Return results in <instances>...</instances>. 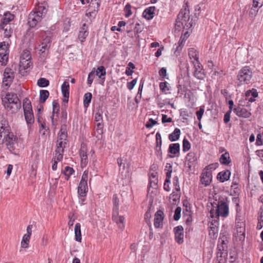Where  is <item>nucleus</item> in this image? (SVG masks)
Instances as JSON below:
<instances>
[{
  "instance_id": "29",
  "label": "nucleus",
  "mask_w": 263,
  "mask_h": 263,
  "mask_svg": "<svg viewBox=\"0 0 263 263\" xmlns=\"http://www.w3.org/2000/svg\"><path fill=\"white\" fill-rule=\"evenodd\" d=\"M156 8L154 6L146 8L143 12V15L147 20H151L154 16Z\"/></svg>"
},
{
  "instance_id": "62",
  "label": "nucleus",
  "mask_w": 263,
  "mask_h": 263,
  "mask_svg": "<svg viewBox=\"0 0 263 263\" xmlns=\"http://www.w3.org/2000/svg\"><path fill=\"white\" fill-rule=\"evenodd\" d=\"M204 112V109L203 107H201L199 110L196 111V114L198 120L200 121Z\"/></svg>"
},
{
  "instance_id": "53",
  "label": "nucleus",
  "mask_w": 263,
  "mask_h": 263,
  "mask_svg": "<svg viewBox=\"0 0 263 263\" xmlns=\"http://www.w3.org/2000/svg\"><path fill=\"white\" fill-rule=\"evenodd\" d=\"M131 8L132 6L129 4H127V5H126L124 9L125 17H128L132 15V12L131 10Z\"/></svg>"
},
{
  "instance_id": "20",
  "label": "nucleus",
  "mask_w": 263,
  "mask_h": 263,
  "mask_svg": "<svg viewBox=\"0 0 263 263\" xmlns=\"http://www.w3.org/2000/svg\"><path fill=\"white\" fill-rule=\"evenodd\" d=\"M14 18V15L10 13L6 12L5 13L3 18L2 20V22L0 25L1 28H4L6 26H9L8 25L9 23L13 20Z\"/></svg>"
},
{
  "instance_id": "2",
  "label": "nucleus",
  "mask_w": 263,
  "mask_h": 263,
  "mask_svg": "<svg viewBox=\"0 0 263 263\" xmlns=\"http://www.w3.org/2000/svg\"><path fill=\"white\" fill-rule=\"evenodd\" d=\"M190 11L187 8L180 10L176 21V27L179 30L183 29L188 30L193 25V20H190Z\"/></svg>"
},
{
  "instance_id": "10",
  "label": "nucleus",
  "mask_w": 263,
  "mask_h": 263,
  "mask_svg": "<svg viewBox=\"0 0 263 263\" xmlns=\"http://www.w3.org/2000/svg\"><path fill=\"white\" fill-rule=\"evenodd\" d=\"M14 77V72L12 70L8 68H6L4 72L3 87H9L12 82Z\"/></svg>"
},
{
  "instance_id": "54",
  "label": "nucleus",
  "mask_w": 263,
  "mask_h": 263,
  "mask_svg": "<svg viewBox=\"0 0 263 263\" xmlns=\"http://www.w3.org/2000/svg\"><path fill=\"white\" fill-rule=\"evenodd\" d=\"M218 166V163H214L209 164L204 168L203 170H206L207 172L209 171L212 173V171L215 170Z\"/></svg>"
},
{
  "instance_id": "30",
  "label": "nucleus",
  "mask_w": 263,
  "mask_h": 263,
  "mask_svg": "<svg viewBox=\"0 0 263 263\" xmlns=\"http://www.w3.org/2000/svg\"><path fill=\"white\" fill-rule=\"evenodd\" d=\"M95 74L100 79L104 81L105 79V76L106 75V71L105 67L103 66H99L96 71H95Z\"/></svg>"
},
{
  "instance_id": "21",
  "label": "nucleus",
  "mask_w": 263,
  "mask_h": 263,
  "mask_svg": "<svg viewBox=\"0 0 263 263\" xmlns=\"http://www.w3.org/2000/svg\"><path fill=\"white\" fill-rule=\"evenodd\" d=\"M214 223L215 224H213V223L211 224V226H210L209 230V236L211 237V238L213 239H216L217 237L218 233V227L217 226L218 222L217 221H215Z\"/></svg>"
},
{
  "instance_id": "6",
  "label": "nucleus",
  "mask_w": 263,
  "mask_h": 263,
  "mask_svg": "<svg viewBox=\"0 0 263 263\" xmlns=\"http://www.w3.org/2000/svg\"><path fill=\"white\" fill-rule=\"evenodd\" d=\"M11 133L10 128L7 121L5 119L0 121V144H3L4 141Z\"/></svg>"
},
{
  "instance_id": "31",
  "label": "nucleus",
  "mask_w": 263,
  "mask_h": 263,
  "mask_svg": "<svg viewBox=\"0 0 263 263\" xmlns=\"http://www.w3.org/2000/svg\"><path fill=\"white\" fill-rule=\"evenodd\" d=\"M80 156L81 157V165L82 167H85L88 163L87 155L86 152L84 148H81L80 151Z\"/></svg>"
},
{
  "instance_id": "8",
  "label": "nucleus",
  "mask_w": 263,
  "mask_h": 263,
  "mask_svg": "<svg viewBox=\"0 0 263 263\" xmlns=\"http://www.w3.org/2000/svg\"><path fill=\"white\" fill-rule=\"evenodd\" d=\"M44 35H42L43 39L41 43V48L40 51L44 53L50 47L52 34L50 31H47L44 32Z\"/></svg>"
},
{
  "instance_id": "26",
  "label": "nucleus",
  "mask_w": 263,
  "mask_h": 263,
  "mask_svg": "<svg viewBox=\"0 0 263 263\" xmlns=\"http://www.w3.org/2000/svg\"><path fill=\"white\" fill-rule=\"evenodd\" d=\"M230 175L231 172L229 170H226L219 172L217 175V178L221 182H223L229 179Z\"/></svg>"
},
{
  "instance_id": "61",
  "label": "nucleus",
  "mask_w": 263,
  "mask_h": 263,
  "mask_svg": "<svg viewBox=\"0 0 263 263\" xmlns=\"http://www.w3.org/2000/svg\"><path fill=\"white\" fill-rule=\"evenodd\" d=\"M137 82V79H134L131 82H128L127 83V88L129 90H132L134 88V87L135 86V85L136 84Z\"/></svg>"
},
{
  "instance_id": "1",
  "label": "nucleus",
  "mask_w": 263,
  "mask_h": 263,
  "mask_svg": "<svg viewBox=\"0 0 263 263\" xmlns=\"http://www.w3.org/2000/svg\"><path fill=\"white\" fill-rule=\"evenodd\" d=\"M2 102L5 108L12 113L16 112L21 107V101L16 94L8 92L2 98Z\"/></svg>"
},
{
  "instance_id": "35",
  "label": "nucleus",
  "mask_w": 263,
  "mask_h": 263,
  "mask_svg": "<svg viewBox=\"0 0 263 263\" xmlns=\"http://www.w3.org/2000/svg\"><path fill=\"white\" fill-rule=\"evenodd\" d=\"M180 135V130L176 128L174 132L169 135L168 139L171 141H175L179 139Z\"/></svg>"
},
{
  "instance_id": "3",
  "label": "nucleus",
  "mask_w": 263,
  "mask_h": 263,
  "mask_svg": "<svg viewBox=\"0 0 263 263\" xmlns=\"http://www.w3.org/2000/svg\"><path fill=\"white\" fill-rule=\"evenodd\" d=\"M215 208L212 209L210 212V216L212 218H218L220 216L225 218L228 216L229 208L227 202L219 201Z\"/></svg>"
},
{
  "instance_id": "63",
  "label": "nucleus",
  "mask_w": 263,
  "mask_h": 263,
  "mask_svg": "<svg viewBox=\"0 0 263 263\" xmlns=\"http://www.w3.org/2000/svg\"><path fill=\"white\" fill-rule=\"evenodd\" d=\"M95 121L96 122H103V118L101 114L99 112H97L95 113Z\"/></svg>"
},
{
  "instance_id": "56",
  "label": "nucleus",
  "mask_w": 263,
  "mask_h": 263,
  "mask_svg": "<svg viewBox=\"0 0 263 263\" xmlns=\"http://www.w3.org/2000/svg\"><path fill=\"white\" fill-rule=\"evenodd\" d=\"M181 208L180 207H177L175 211V214L174 215V219L175 220H178L181 216Z\"/></svg>"
},
{
  "instance_id": "24",
  "label": "nucleus",
  "mask_w": 263,
  "mask_h": 263,
  "mask_svg": "<svg viewBox=\"0 0 263 263\" xmlns=\"http://www.w3.org/2000/svg\"><path fill=\"white\" fill-rule=\"evenodd\" d=\"M34 11L43 17L45 15L47 11L46 5L43 3L39 4L37 7L35 8Z\"/></svg>"
},
{
  "instance_id": "5",
  "label": "nucleus",
  "mask_w": 263,
  "mask_h": 263,
  "mask_svg": "<svg viewBox=\"0 0 263 263\" xmlns=\"http://www.w3.org/2000/svg\"><path fill=\"white\" fill-rule=\"evenodd\" d=\"M23 109L25 120L28 127H30L34 122V118L31 102L27 98L24 100Z\"/></svg>"
},
{
  "instance_id": "32",
  "label": "nucleus",
  "mask_w": 263,
  "mask_h": 263,
  "mask_svg": "<svg viewBox=\"0 0 263 263\" xmlns=\"http://www.w3.org/2000/svg\"><path fill=\"white\" fill-rule=\"evenodd\" d=\"M74 236L75 239L78 242H81L82 235L81 231V224L79 223H77L74 226Z\"/></svg>"
},
{
  "instance_id": "33",
  "label": "nucleus",
  "mask_w": 263,
  "mask_h": 263,
  "mask_svg": "<svg viewBox=\"0 0 263 263\" xmlns=\"http://www.w3.org/2000/svg\"><path fill=\"white\" fill-rule=\"evenodd\" d=\"M61 91L63 97H69V84L68 82H64L61 86Z\"/></svg>"
},
{
  "instance_id": "45",
  "label": "nucleus",
  "mask_w": 263,
  "mask_h": 263,
  "mask_svg": "<svg viewBox=\"0 0 263 263\" xmlns=\"http://www.w3.org/2000/svg\"><path fill=\"white\" fill-rule=\"evenodd\" d=\"M37 83L40 87H45L49 85V82L45 78H41L37 80Z\"/></svg>"
},
{
  "instance_id": "19",
  "label": "nucleus",
  "mask_w": 263,
  "mask_h": 263,
  "mask_svg": "<svg viewBox=\"0 0 263 263\" xmlns=\"http://www.w3.org/2000/svg\"><path fill=\"white\" fill-rule=\"evenodd\" d=\"M164 214L161 210H158L155 214L154 226L156 228L162 227Z\"/></svg>"
},
{
  "instance_id": "51",
  "label": "nucleus",
  "mask_w": 263,
  "mask_h": 263,
  "mask_svg": "<svg viewBox=\"0 0 263 263\" xmlns=\"http://www.w3.org/2000/svg\"><path fill=\"white\" fill-rule=\"evenodd\" d=\"M160 88L164 93H167L170 90L168 87V83L166 82H161L159 84Z\"/></svg>"
},
{
  "instance_id": "14",
  "label": "nucleus",
  "mask_w": 263,
  "mask_h": 263,
  "mask_svg": "<svg viewBox=\"0 0 263 263\" xmlns=\"http://www.w3.org/2000/svg\"><path fill=\"white\" fill-rule=\"evenodd\" d=\"M112 219L116 223L119 229L121 231L124 229L125 218L123 216L119 215V211L112 212Z\"/></svg>"
},
{
  "instance_id": "4",
  "label": "nucleus",
  "mask_w": 263,
  "mask_h": 263,
  "mask_svg": "<svg viewBox=\"0 0 263 263\" xmlns=\"http://www.w3.org/2000/svg\"><path fill=\"white\" fill-rule=\"evenodd\" d=\"M252 69L249 66H246L241 68L237 76L238 85L249 84L252 78Z\"/></svg>"
},
{
  "instance_id": "15",
  "label": "nucleus",
  "mask_w": 263,
  "mask_h": 263,
  "mask_svg": "<svg viewBox=\"0 0 263 263\" xmlns=\"http://www.w3.org/2000/svg\"><path fill=\"white\" fill-rule=\"evenodd\" d=\"M185 159V165L191 170L197 164L198 157L196 154L191 152L186 155Z\"/></svg>"
},
{
  "instance_id": "46",
  "label": "nucleus",
  "mask_w": 263,
  "mask_h": 263,
  "mask_svg": "<svg viewBox=\"0 0 263 263\" xmlns=\"http://www.w3.org/2000/svg\"><path fill=\"white\" fill-rule=\"evenodd\" d=\"M166 168L169 167V170H167V171L166 173V182H170V179L171 177V173L172 172V166L170 163H166Z\"/></svg>"
},
{
  "instance_id": "42",
  "label": "nucleus",
  "mask_w": 263,
  "mask_h": 263,
  "mask_svg": "<svg viewBox=\"0 0 263 263\" xmlns=\"http://www.w3.org/2000/svg\"><path fill=\"white\" fill-rule=\"evenodd\" d=\"M112 201L114 204L113 212L119 211V199L117 195L113 196Z\"/></svg>"
},
{
  "instance_id": "18",
  "label": "nucleus",
  "mask_w": 263,
  "mask_h": 263,
  "mask_svg": "<svg viewBox=\"0 0 263 263\" xmlns=\"http://www.w3.org/2000/svg\"><path fill=\"white\" fill-rule=\"evenodd\" d=\"M212 180V173L206 171V170H203L201 175L200 181L202 184L205 186H208L210 184Z\"/></svg>"
},
{
  "instance_id": "38",
  "label": "nucleus",
  "mask_w": 263,
  "mask_h": 263,
  "mask_svg": "<svg viewBox=\"0 0 263 263\" xmlns=\"http://www.w3.org/2000/svg\"><path fill=\"white\" fill-rule=\"evenodd\" d=\"M49 92L47 90H41L40 92V101L41 103H44L48 98Z\"/></svg>"
},
{
  "instance_id": "9",
  "label": "nucleus",
  "mask_w": 263,
  "mask_h": 263,
  "mask_svg": "<svg viewBox=\"0 0 263 263\" xmlns=\"http://www.w3.org/2000/svg\"><path fill=\"white\" fill-rule=\"evenodd\" d=\"M67 140L58 139L57 141V147L55 150V159L58 160H62L63 158L64 149L67 144Z\"/></svg>"
},
{
  "instance_id": "43",
  "label": "nucleus",
  "mask_w": 263,
  "mask_h": 263,
  "mask_svg": "<svg viewBox=\"0 0 263 263\" xmlns=\"http://www.w3.org/2000/svg\"><path fill=\"white\" fill-rule=\"evenodd\" d=\"M30 236L24 235L21 241V247L23 248H27L29 246Z\"/></svg>"
},
{
  "instance_id": "55",
  "label": "nucleus",
  "mask_w": 263,
  "mask_h": 263,
  "mask_svg": "<svg viewBox=\"0 0 263 263\" xmlns=\"http://www.w3.org/2000/svg\"><path fill=\"white\" fill-rule=\"evenodd\" d=\"M8 43L6 41L0 42V50L4 51L3 52L8 53Z\"/></svg>"
},
{
  "instance_id": "13",
  "label": "nucleus",
  "mask_w": 263,
  "mask_h": 263,
  "mask_svg": "<svg viewBox=\"0 0 263 263\" xmlns=\"http://www.w3.org/2000/svg\"><path fill=\"white\" fill-rule=\"evenodd\" d=\"M17 137L14 136L13 134L11 133L4 141V142L6 143V145L9 151L12 152L16 148V146L17 145Z\"/></svg>"
},
{
  "instance_id": "39",
  "label": "nucleus",
  "mask_w": 263,
  "mask_h": 263,
  "mask_svg": "<svg viewBox=\"0 0 263 263\" xmlns=\"http://www.w3.org/2000/svg\"><path fill=\"white\" fill-rule=\"evenodd\" d=\"M31 66V60H20V68L25 70L28 68H30Z\"/></svg>"
},
{
  "instance_id": "60",
  "label": "nucleus",
  "mask_w": 263,
  "mask_h": 263,
  "mask_svg": "<svg viewBox=\"0 0 263 263\" xmlns=\"http://www.w3.org/2000/svg\"><path fill=\"white\" fill-rule=\"evenodd\" d=\"M1 28L4 31L5 37L8 38L11 36V28L10 26H6V27Z\"/></svg>"
},
{
  "instance_id": "23",
  "label": "nucleus",
  "mask_w": 263,
  "mask_h": 263,
  "mask_svg": "<svg viewBox=\"0 0 263 263\" xmlns=\"http://www.w3.org/2000/svg\"><path fill=\"white\" fill-rule=\"evenodd\" d=\"M235 114L240 117L249 118L251 116V112L247 109L238 107L234 109Z\"/></svg>"
},
{
  "instance_id": "41",
  "label": "nucleus",
  "mask_w": 263,
  "mask_h": 263,
  "mask_svg": "<svg viewBox=\"0 0 263 263\" xmlns=\"http://www.w3.org/2000/svg\"><path fill=\"white\" fill-rule=\"evenodd\" d=\"M92 99V94L90 92H87L84 95L83 103L85 107L88 106Z\"/></svg>"
},
{
  "instance_id": "17",
  "label": "nucleus",
  "mask_w": 263,
  "mask_h": 263,
  "mask_svg": "<svg viewBox=\"0 0 263 263\" xmlns=\"http://www.w3.org/2000/svg\"><path fill=\"white\" fill-rule=\"evenodd\" d=\"M176 242L181 244L183 242V228L181 226L176 227L174 229Z\"/></svg>"
},
{
  "instance_id": "37",
  "label": "nucleus",
  "mask_w": 263,
  "mask_h": 263,
  "mask_svg": "<svg viewBox=\"0 0 263 263\" xmlns=\"http://www.w3.org/2000/svg\"><path fill=\"white\" fill-rule=\"evenodd\" d=\"M220 162L221 164L224 165L229 164L231 162L229 154L228 153H225L222 154L220 158Z\"/></svg>"
},
{
  "instance_id": "11",
  "label": "nucleus",
  "mask_w": 263,
  "mask_h": 263,
  "mask_svg": "<svg viewBox=\"0 0 263 263\" xmlns=\"http://www.w3.org/2000/svg\"><path fill=\"white\" fill-rule=\"evenodd\" d=\"M258 8H260V7H255L253 5L252 7L250 5L246 6L242 10L241 16L245 17L248 15L251 18L254 17L258 12Z\"/></svg>"
},
{
  "instance_id": "22",
  "label": "nucleus",
  "mask_w": 263,
  "mask_h": 263,
  "mask_svg": "<svg viewBox=\"0 0 263 263\" xmlns=\"http://www.w3.org/2000/svg\"><path fill=\"white\" fill-rule=\"evenodd\" d=\"M88 35V26L85 23L82 25L80 28L79 34V39L81 42H83Z\"/></svg>"
},
{
  "instance_id": "48",
  "label": "nucleus",
  "mask_w": 263,
  "mask_h": 263,
  "mask_svg": "<svg viewBox=\"0 0 263 263\" xmlns=\"http://www.w3.org/2000/svg\"><path fill=\"white\" fill-rule=\"evenodd\" d=\"M156 173H152L149 176V183L151 186L153 185V184L154 185H156L157 184V178L156 175Z\"/></svg>"
},
{
  "instance_id": "44",
  "label": "nucleus",
  "mask_w": 263,
  "mask_h": 263,
  "mask_svg": "<svg viewBox=\"0 0 263 263\" xmlns=\"http://www.w3.org/2000/svg\"><path fill=\"white\" fill-rule=\"evenodd\" d=\"M100 0H91L90 2H89V6L90 8L93 9V10H98L100 7Z\"/></svg>"
},
{
  "instance_id": "16",
  "label": "nucleus",
  "mask_w": 263,
  "mask_h": 263,
  "mask_svg": "<svg viewBox=\"0 0 263 263\" xmlns=\"http://www.w3.org/2000/svg\"><path fill=\"white\" fill-rule=\"evenodd\" d=\"M42 18L39 14L33 11L29 15L28 24L30 27H34Z\"/></svg>"
},
{
  "instance_id": "12",
  "label": "nucleus",
  "mask_w": 263,
  "mask_h": 263,
  "mask_svg": "<svg viewBox=\"0 0 263 263\" xmlns=\"http://www.w3.org/2000/svg\"><path fill=\"white\" fill-rule=\"evenodd\" d=\"M194 66V76L199 80H202L205 77L204 70L203 69L202 65L199 62L195 61V64H193Z\"/></svg>"
},
{
  "instance_id": "64",
  "label": "nucleus",
  "mask_w": 263,
  "mask_h": 263,
  "mask_svg": "<svg viewBox=\"0 0 263 263\" xmlns=\"http://www.w3.org/2000/svg\"><path fill=\"white\" fill-rule=\"evenodd\" d=\"M156 123H157V122L155 120L151 118L148 120V121L146 124L145 126L148 128H152Z\"/></svg>"
},
{
  "instance_id": "40",
  "label": "nucleus",
  "mask_w": 263,
  "mask_h": 263,
  "mask_svg": "<svg viewBox=\"0 0 263 263\" xmlns=\"http://www.w3.org/2000/svg\"><path fill=\"white\" fill-rule=\"evenodd\" d=\"M63 173L65 176V179L68 180L70 176L74 173V170L72 167L66 166Z\"/></svg>"
},
{
  "instance_id": "58",
  "label": "nucleus",
  "mask_w": 263,
  "mask_h": 263,
  "mask_svg": "<svg viewBox=\"0 0 263 263\" xmlns=\"http://www.w3.org/2000/svg\"><path fill=\"white\" fill-rule=\"evenodd\" d=\"M103 122H97L96 129L99 134L103 133Z\"/></svg>"
},
{
  "instance_id": "59",
  "label": "nucleus",
  "mask_w": 263,
  "mask_h": 263,
  "mask_svg": "<svg viewBox=\"0 0 263 263\" xmlns=\"http://www.w3.org/2000/svg\"><path fill=\"white\" fill-rule=\"evenodd\" d=\"M52 106H53V115L51 117V118L52 123L54 124L53 118H54V114H55L56 109H57V112L59 110V105H58V103L53 101L52 103Z\"/></svg>"
},
{
  "instance_id": "49",
  "label": "nucleus",
  "mask_w": 263,
  "mask_h": 263,
  "mask_svg": "<svg viewBox=\"0 0 263 263\" xmlns=\"http://www.w3.org/2000/svg\"><path fill=\"white\" fill-rule=\"evenodd\" d=\"M95 76H96V74H95V68H94L93 70H92L90 72H89V73L88 74V76L87 84L89 85H90L92 84L93 80L95 77Z\"/></svg>"
},
{
  "instance_id": "52",
  "label": "nucleus",
  "mask_w": 263,
  "mask_h": 263,
  "mask_svg": "<svg viewBox=\"0 0 263 263\" xmlns=\"http://www.w3.org/2000/svg\"><path fill=\"white\" fill-rule=\"evenodd\" d=\"M182 148L183 151L184 152L188 151L191 148V144L186 139H184L183 140Z\"/></svg>"
},
{
  "instance_id": "36",
  "label": "nucleus",
  "mask_w": 263,
  "mask_h": 263,
  "mask_svg": "<svg viewBox=\"0 0 263 263\" xmlns=\"http://www.w3.org/2000/svg\"><path fill=\"white\" fill-rule=\"evenodd\" d=\"M66 138H67L66 126L65 125H63L61 126L60 130L58 134V139L67 140Z\"/></svg>"
},
{
  "instance_id": "34",
  "label": "nucleus",
  "mask_w": 263,
  "mask_h": 263,
  "mask_svg": "<svg viewBox=\"0 0 263 263\" xmlns=\"http://www.w3.org/2000/svg\"><path fill=\"white\" fill-rule=\"evenodd\" d=\"M180 145L179 143H173L169 145L168 152L172 154L176 155L179 153Z\"/></svg>"
},
{
  "instance_id": "25",
  "label": "nucleus",
  "mask_w": 263,
  "mask_h": 263,
  "mask_svg": "<svg viewBox=\"0 0 263 263\" xmlns=\"http://www.w3.org/2000/svg\"><path fill=\"white\" fill-rule=\"evenodd\" d=\"M188 54L193 64H195V61L199 62L198 52L195 49L193 48H190L189 49Z\"/></svg>"
},
{
  "instance_id": "47",
  "label": "nucleus",
  "mask_w": 263,
  "mask_h": 263,
  "mask_svg": "<svg viewBox=\"0 0 263 263\" xmlns=\"http://www.w3.org/2000/svg\"><path fill=\"white\" fill-rule=\"evenodd\" d=\"M20 60H31L30 52L29 50H24L20 58Z\"/></svg>"
},
{
  "instance_id": "57",
  "label": "nucleus",
  "mask_w": 263,
  "mask_h": 263,
  "mask_svg": "<svg viewBox=\"0 0 263 263\" xmlns=\"http://www.w3.org/2000/svg\"><path fill=\"white\" fill-rule=\"evenodd\" d=\"M151 217V210H148L144 215V219L147 224L151 226L150 218Z\"/></svg>"
},
{
  "instance_id": "27",
  "label": "nucleus",
  "mask_w": 263,
  "mask_h": 263,
  "mask_svg": "<svg viewBox=\"0 0 263 263\" xmlns=\"http://www.w3.org/2000/svg\"><path fill=\"white\" fill-rule=\"evenodd\" d=\"M258 96V92L255 89H252L246 91V100L249 102H254L255 101L254 98L257 97Z\"/></svg>"
},
{
  "instance_id": "28",
  "label": "nucleus",
  "mask_w": 263,
  "mask_h": 263,
  "mask_svg": "<svg viewBox=\"0 0 263 263\" xmlns=\"http://www.w3.org/2000/svg\"><path fill=\"white\" fill-rule=\"evenodd\" d=\"M173 185H174V189L173 192L171 194V196L172 197H175V198H178L179 197V194L175 192V191L177 192H180V186H179V179L176 176L173 178Z\"/></svg>"
},
{
  "instance_id": "7",
  "label": "nucleus",
  "mask_w": 263,
  "mask_h": 263,
  "mask_svg": "<svg viewBox=\"0 0 263 263\" xmlns=\"http://www.w3.org/2000/svg\"><path fill=\"white\" fill-rule=\"evenodd\" d=\"M88 171H85L82 175L81 180L78 188V193L82 197L86 196L88 190L87 180Z\"/></svg>"
},
{
  "instance_id": "50",
  "label": "nucleus",
  "mask_w": 263,
  "mask_h": 263,
  "mask_svg": "<svg viewBox=\"0 0 263 263\" xmlns=\"http://www.w3.org/2000/svg\"><path fill=\"white\" fill-rule=\"evenodd\" d=\"M8 53L1 52L0 53V62L2 65H6V62L8 58Z\"/></svg>"
}]
</instances>
